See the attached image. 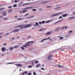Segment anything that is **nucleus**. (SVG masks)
Masks as SVG:
<instances>
[{"instance_id": "34", "label": "nucleus", "mask_w": 75, "mask_h": 75, "mask_svg": "<svg viewBox=\"0 0 75 75\" xmlns=\"http://www.w3.org/2000/svg\"><path fill=\"white\" fill-rule=\"evenodd\" d=\"M31 73H29L27 74V75H31Z\"/></svg>"}, {"instance_id": "2", "label": "nucleus", "mask_w": 75, "mask_h": 75, "mask_svg": "<svg viewBox=\"0 0 75 75\" xmlns=\"http://www.w3.org/2000/svg\"><path fill=\"white\" fill-rule=\"evenodd\" d=\"M54 58V56L52 55H50L48 57H47V59H49V60H50V61H52V59Z\"/></svg>"}, {"instance_id": "31", "label": "nucleus", "mask_w": 75, "mask_h": 75, "mask_svg": "<svg viewBox=\"0 0 75 75\" xmlns=\"http://www.w3.org/2000/svg\"><path fill=\"white\" fill-rule=\"evenodd\" d=\"M63 38H64L63 37H61L59 39L62 40Z\"/></svg>"}, {"instance_id": "60", "label": "nucleus", "mask_w": 75, "mask_h": 75, "mask_svg": "<svg viewBox=\"0 0 75 75\" xmlns=\"http://www.w3.org/2000/svg\"><path fill=\"white\" fill-rule=\"evenodd\" d=\"M41 69H42L43 70H45V69H44V68H41Z\"/></svg>"}, {"instance_id": "23", "label": "nucleus", "mask_w": 75, "mask_h": 75, "mask_svg": "<svg viewBox=\"0 0 75 75\" xmlns=\"http://www.w3.org/2000/svg\"><path fill=\"white\" fill-rule=\"evenodd\" d=\"M62 13H57L56 14V16H59V15H60V14H62Z\"/></svg>"}, {"instance_id": "16", "label": "nucleus", "mask_w": 75, "mask_h": 75, "mask_svg": "<svg viewBox=\"0 0 75 75\" xmlns=\"http://www.w3.org/2000/svg\"><path fill=\"white\" fill-rule=\"evenodd\" d=\"M73 18H75V17H70L69 18V20H71V19H73Z\"/></svg>"}, {"instance_id": "1", "label": "nucleus", "mask_w": 75, "mask_h": 75, "mask_svg": "<svg viewBox=\"0 0 75 75\" xmlns=\"http://www.w3.org/2000/svg\"><path fill=\"white\" fill-rule=\"evenodd\" d=\"M33 43V41L30 42H28L26 43V44H25L24 45H23V47L25 48H27L28 46H31L32 45L31 44H30V43Z\"/></svg>"}, {"instance_id": "10", "label": "nucleus", "mask_w": 75, "mask_h": 75, "mask_svg": "<svg viewBox=\"0 0 75 75\" xmlns=\"http://www.w3.org/2000/svg\"><path fill=\"white\" fill-rule=\"evenodd\" d=\"M63 20V19H62L61 20H60L59 21L57 22H56L55 23H54V24H57V23H59V22H61V21H62Z\"/></svg>"}, {"instance_id": "54", "label": "nucleus", "mask_w": 75, "mask_h": 75, "mask_svg": "<svg viewBox=\"0 0 75 75\" xmlns=\"http://www.w3.org/2000/svg\"><path fill=\"white\" fill-rule=\"evenodd\" d=\"M64 49H62L60 50V51H64Z\"/></svg>"}, {"instance_id": "51", "label": "nucleus", "mask_w": 75, "mask_h": 75, "mask_svg": "<svg viewBox=\"0 0 75 75\" xmlns=\"http://www.w3.org/2000/svg\"><path fill=\"white\" fill-rule=\"evenodd\" d=\"M72 31H73L72 30H71V31H69V33H72Z\"/></svg>"}, {"instance_id": "35", "label": "nucleus", "mask_w": 75, "mask_h": 75, "mask_svg": "<svg viewBox=\"0 0 75 75\" xmlns=\"http://www.w3.org/2000/svg\"><path fill=\"white\" fill-rule=\"evenodd\" d=\"M17 28L18 27H21V25H17Z\"/></svg>"}, {"instance_id": "39", "label": "nucleus", "mask_w": 75, "mask_h": 75, "mask_svg": "<svg viewBox=\"0 0 75 75\" xmlns=\"http://www.w3.org/2000/svg\"><path fill=\"white\" fill-rule=\"evenodd\" d=\"M33 66L32 65H30L28 67V68H31Z\"/></svg>"}, {"instance_id": "53", "label": "nucleus", "mask_w": 75, "mask_h": 75, "mask_svg": "<svg viewBox=\"0 0 75 75\" xmlns=\"http://www.w3.org/2000/svg\"><path fill=\"white\" fill-rule=\"evenodd\" d=\"M28 14H29V13H27L25 15V16H27V15H28Z\"/></svg>"}, {"instance_id": "30", "label": "nucleus", "mask_w": 75, "mask_h": 75, "mask_svg": "<svg viewBox=\"0 0 75 75\" xmlns=\"http://www.w3.org/2000/svg\"><path fill=\"white\" fill-rule=\"evenodd\" d=\"M32 10L33 11H37V9H33Z\"/></svg>"}, {"instance_id": "3", "label": "nucleus", "mask_w": 75, "mask_h": 75, "mask_svg": "<svg viewBox=\"0 0 75 75\" xmlns=\"http://www.w3.org/2000/svg\"><path fill=\"white\" fill-rule=\"evenodd\" d=\"M6 11H5L3 12L2 14L3 16H6L7 14H6Z\"/></svg>"}, {"instance_id": "55", "label": "nucleus", "mask_w": 75, "mask_h": 75, "mask_svg": "<svg viewBox=\"0 0 75 75\" xmlns=\"http://www.w3.org/2000/svg\"><path fill=\"white\" fill-rule=\"evenodd\" d=\"M3 45H7V43H4Z\"/></svg>"}, {"instance_id": "4", "label": "nucleus", "mask_w": 75, "mask_h": 75, "mask_svg": "<svg viewBox=\"0 0 75 75\" xmlns=\"http://www.w3.org/2000/svg\"><path fill=\"white\" fill-rule=\"evenodd\" d=\"M21 25V26L20 28V29H22L23 28H26L25 25Z\"/></svg>"}, {"instance_id": "27", "label": "nucleus", "mask_w": 75, "mask_h": 75, "mask_svg": "<svg viewBox=\"0 0 75 75\" xmlns=\"http://www.w3.org/2000/svg\"><path fill=\"white\" fill-rule=\"evenodd\" d=\"M9 35L8 33H6L5 34V35Z\"/></svg>"}, {"instance_id": "6", "label": "nucleus", "mask_w": 75, "mask_h": 75, "mask_svg": "<svg viewBox=\"0 0 75 75\" xmlns=\"http://www.w3.org/2000/svg\"><path fill=\"white\" fill-rule=\"evenodd\" d=\"M19 31V29H17L16 30H13V33H15L18 32Z\"/></svg>"}, {"instance_id": "38", "label": "nucleus", "mask_w": 75, "mask_h": 75, "mask_svg": "<svg viewBox=\"0 0 75 75\" xmlns=\"http://www.w3.org/2000/svg\"><path fill=\"white\" fill-rule=\"evenodd\" d=\"M15 62L14 63H8L7 64H14Z\"/></svg>"}, {"instance_id": "62", "label": "nucleus", "mask_w": 75, "mask_h": 75, "mask_svg": "<svg viewBox=\"0 0 75 75\" xmlns=\"http://www.w3.org/2000/svg\"><path fill=\"white\" fill-rule=\"evenodd\" d=\"M14 17H15V18H17V16H15Z\"/></svg>"}, {"instance_id": "33", "label": "nucleus", "mask_w": 75, "mask_h": 75, "mask_svg": "<svg viewBox=\"0 0 75 75\" xmlns=\"http://www.w3.org/2000/svg\"><path fill=\"white\" fill-rule=\"evenodd\" d=\"M45 23V21H43L42 22V24H44Z\"/></svg>"}, {"instance_id": "63", "label": "nucleus", "mask_w": 75, "mask_h": 75, "mask_svg": "<svg viewBox=\"0 0 75 75\" xmlns=\"http://www.w3.org/2000/svg\"><path fill=\"white\" fill-rule=\"evenodd\" d=\"M14 40V38H12V40Z\"/></svg>"}, {"instance_id": "7", "label": "nucleus", "mask_w": 75, "mask_h": 75, "mask_svg": "<svg viewBox=\"0 0 75 75\" xmlns=\"http://www.w3.org/2000/svg\"><path fill=\"white\" fill-rule=\"evenodd\" d=\"M41 66V64H37L36 66V68H38L40 66Z\"/></svg>"}, {"instance_id": "19", "label": "nucleus", "mask_w": 75, "mask_h": 75, "mask_svg": "<svg viewBox=\"0 0 75 75\" xmlns=\"http://www.w3.org/2000/svg\"><path fill=\"white\" fill-rule=\"evenodd\" d=\"M13 48H14V47H10L9 49V50H10V51H11V50H12L13 49Z\"/></svg>"}, {"instance_id": "25", "label": "nucleus", "mask_w": 75, "mask_h": 75, "mask_svg": "<svg viewBox=\"0 0 75 75\" xmlns=\"http://www.w3.org/2000/svg\"><path fill=\"white\" fill-rule=\"evenodd\" d=\"M18 1H19V0H16L14 1L15 3H17V2H18Z\"/></svg>"}, {"instance_id": "46", "label": "nucleus", "mask_w": 75, "mask_h": 75, "mask_svg": "<svg viewBox=\"0 0 75 75\" xmlns=\"http://www.w3.org/2000/svg\"><path fill=\"white\" fill-rule=\"evenodd\" d=\"M18 47V46H15L14 47V48H16V47Z\"/></svg>"}, {"instance_id": "17", "label": "nucleus", "mask_w": 75, "mask_h": 75, "mask_svg": "<svg viewBox=\"0 0 75 75\" xmlns=\"http://www.w3.org/2000/svg\"><path fill=\"white\" fill-rule=\"evenodd\" d=\"M3 34V33H0V35H2V34ZM2 38V36H0V38Z\"/></svg>"}, {"instance_id": "9", "label": "nucleus", "mask_w": 75, "mask_h": 75, "mask_svg": "<svg viewBox=\"0 0 75 75\" xmlns=\"http://www.w3.org/2000/svg\"><path fill=\"white\" fill-rule=\"evenodd\" d=\"M1 49H2V51H6L5 47H2Z\"/></svg>"}, {"instance_id": "43", "label": "nucleus", "mask_w": 75, "mask_h": 75, "mask_svg": "<svg viewBox=\"0 0 75 75\" xmlns=\"http://www.w3.org/2000/svg\"><path fill=\"white\" fill-rule=\"evenodd\" d=\"M50 21H47L46 22V23H50Z\"/></svg>"}, {"instance_id": "44", "label": "nucleus", "mask_w": 75, "mask_h": 75, "mask_svg": "<svg viewBox=\"0 0 75 75\" xmlns=\"http://www.w3.org/2000/svg\"><path fill=\"white\" fill-rule=\"evenodd\" d=\"M33 75H36V73L35 72H33Z\"/></svg>"}, {"instance_id": "24", "label": "nucleus", "mask_w": 75, "mask_h": 75, "mask_svg": "<svg viewBox=\"0 0 75 75\" xmlns=\"http://www.w3.org/2000/svg\"><path fill=\"white\" fill-rule=\"evenodd\" d=\"M13 7H17V5L16 4H14L13 5Z\"/></svg>"}, {"instance_id": "11", "label": "nucleus", "mask_w": 75, "mask_h": 75, "mask_svg": "<svg viewBox=\"0 0 75 75\" xmlns=\"http://www.w3.org/2000/svg\"><path fill=\"white\" fill-rule=\"evenodd\" d=\"M68 16V14L66 13L65 14L63 15V17H66V16Z\"/></svg>"}, {"instance_id": "37", "label": "nucleus", "mask_w": 75, "mask_h": 75, "mask_svg": "<svg viewBox=\"0 0 75 75\" xmlns=\"http://www.w3.org/2000/svg\"><path fill=\"white\" fill-rule=\"evenodd\" d=\"M64 28L65 29H67V28H68V27H67V26H65L64 27Z\"/></svg>"}, {"instance_id": "47", "label": "nucleus", "mask_w": 75, "mask_h": 75, "mask_svg": "<svg viewBox=\"0 0 75 75\" xmlns=\"http://www.w3.org/2000/svg\"><path fill=\"white\" fill-rule=\"evenodd\" d=\"M42 30V28H41L39 30V31H41Z\"/></svg>"}, {"instance_id": "56", "label": "nucleus", "mask_w": 75, "mask_h": 75, "mask_svg": "<svg viewBox=\"0 0 75 75\" xmlns=\"http://www.w3.org/2000/svg\"><path fill=\"white\" fill-rule=\"evenodd\" d=\"M23 2L22 1L20 3V4H23Z\"/></svg>"}, {"instance_id": "29", "label": "nucleus", "mask_w": 75, "mask_h": 75, "mask_svg": "<svg viewBox=\"0 0 75 75\" xmlns=\"http://www.w3.org/2000/svg\"><path fill=\"white\" fill-rule=\"evenodd\" d=\"M16 65L17 67H19V66L20 65V64H16Z\"/></svg>"}, {"instance_id": "15", "label": "nucleus", "mask_w": 75, "mask_h": 75, "mask_svg": "<svg viewBox=\"0 0 75 75\" xmlns=\"http://www.w3.org/2000/svg\"><path fill=\"white\" fill-rule=\"evenodd\" d=\"M47 1H44L43 2H42V4H46V3H47Z\"/></svg>"}, {"instance_id": "21", "label": "nucleus", "mask_w": 75, "mask_h": 75, "mask_svg": "<svg viewBox=\"0 0 75 75\" xmlns=\"http://www.w3.org/2000/svg\"><path fill=\"white\" fill-rule=\"evenodd\" d=\"M51 34V33L48 32L47 33H46V35H49V34Z\"/></svg>"}, {"instance_id": "57", "label": "nucleus", "mask_w": 75, "mask_h": 75, "mask_svg": "<svg viewBox=\"0 0 75 75\" xmlns=\"http://www.w3.org/2000/svg\"><path fill=\"white\" fill-rule=\"evenodd\" d=\"M39 24H42L41 22H39Z\"/></svg>"}, {"instance_id": "45", "label": "nucleus", "mask_w": 75, "mask_h": 75, "mask_svg": "<svg viewBox=\"0 0 75 75\" xmlns=\"http://www.w3.org/2000/svg\"><path fill=\"white\" fill-rule=\"evenodd\" d=\"M32 65H34V62H32Z\"/></svg>"}, {"instance_id": "52", "label": "nucleus", "mask_w": 75, "mask_h": 75, "mask_svg": "<svg viewBox=\"0 0 75 75\" xmlns=\"http://www.w3.org/2000/svg\"><path fill=\"white\" fill-rule=\"evenodd\" d=\"M31 37V36H28V38H30Z\"/></svg>"}, {"instance_id": "50", "label": "nucleus", "mask_w": 75, "mask_h": 75, "mask_svg": "<svg viewBox=\"0 0 75 75\" xmlns=\"http://www.w3.org/2000/svg\"><path fill=\"white\" fill-rule=\"evenodd\" d=\"M11 7H12V6H11L8 7V8H11Z\"/></svg>"}, {"instance_id": "18", "label": "nucleus", "mask_w": 75, "mask_h": 75, "mask_svg": "<svg viewBox=\"0 0 75 75\" xmlns=\"http://www.w3.org/2000/svg\"><path fill=\"white\" fill-rule=\"evenodd\" d=\"M54 31H55L56 32H58V28H56L54 30Z\"/></svg>"}, {"instance_id": "48", "label": "nucleus", "mask_w": 75, "mask_h": 75, "mask_svg": "<svg viewBox=\"0 0 75 75\" xmlns=\"http://www.w3.org/2000/svg\"><path fill=\"white\" fill-rule=\"evenodd\" d=\"M59 18H62V16H61L59 17Z\"/></svg>"}, {"instance_id": "20", "label": "nucleus", "mask_w": 75, "mask_h": 75, "mask_svg": "<svg viewBox=\"0 0 75 75\" xmlns=\"http://www.w3.org/2000/svg\"><path fill=\"white\" fill-rule=\"evenodd\" d=\"M8 13H11L12 12V9H10L8 11Z\"/></svg>"}, {"instance_id": "61", "label": "nucleus", "mask_w": 75, "mask_h": 75, "mask_svg": "<svg viewBox=\"0 0 75 75\" xmlns=\"http://www.w3.org/2000/svg\"><path fill=\"white\" fill-rule=\"evenodd\" d=\"M30 3H27V4H25L24 5H26V4H30Z\"/></svg>"}, {"instance_id": "58", "label": "nucleus", "mask_w": 75, "mask_h": 75, "mask_svg": "<svg viewBox=\"0 0 75 75\" xmlns=\"http://www.w3.org/2000/svg\"><path fill=\"white\" fill-rule=\"evenodd\" d=\"M22 65L19 64V67H22Z\"/></svg>"}, {"instance_id": "5", "label": "nucleus", "mask_w": 75, "mask_h": 75, "mask_svg": "<svg viewBox=\"0 0 75 75\" xmlns=\"http://www.w3.org/2000/svg\"><path fill=\"white\" fill-rule=\"evenodd\" d=\"M25 27L26 28H28V27H31V25L30 24H27L25 25Z\"/></svg>"}, {"instance_id": "40", "label": "nucleus", "mask_w": 75, "mask_h": 75, "mask_svg": "<svg viewBox=\"0 0 75 75\" xmlns=\"http://www.w3.org/2000/svg\"><path fill=\"white\" fill-rule=\"evenodd\" d=\"M35 24H36V25H38V22H36L35 23Z\"/></svg>"}, {"instance_id": "59", "label": "nucleus", "mask_w": 75, "mask_h": 75, "mask_svg": "<svg viewBox=\"0 0 75 75\" xmlns=\"http://www.w3.org/2000/svg\"><path fill=\"white\" fill-rule=\"evenodd\" d=\"M24 73H25V74H27L28 72H27V71H25L24 72Z\"/></svg>"}, {"instance_id": "64", "label": "nucleus", "mask_w": 75, "mask_h": 75, "mask_svg": "<svg viewBox=\"0 0 75 75\" xmlns=\"http://www.w3.org/2000/svg\"><path fill=\"white\" fill-rule=\"evenodd\" d=\"M50 21V22H51L52 21V20H49Z\"/></svg>"}, {"instance_id": "26", "label": "nucleus", "mask_w": 75, "mask_h": 75, "mask_svg": "<svg viewBox=\"0 0 75 75\" xmlns=\"http://www.w3.org/2000/svg\"><path fill=\"white\" fill-rule=\"evenodd\" d=\"M61 7H57L55 8H54V10H57V9H59V8H60Z\"/></svg>"}, {"instance_id": "42", "label": "nucleus", "mask_w": 75, "mask_h": 75, "mask_svg": "<svg viewBox=\"0 0 75 75\" xmlns=\"http://www.w3.org/2000/svg\"><path fill=\"white\" fill-rule=\"evenodd\" d=\"M23 19V18H19L18 19V20H22Z\"/></svg>"}, {"instance_id": "49", "label": "nucleus", "mask_w": 75, "mask_h": 75, "mask_svg": "<svg viewBox=\"0 0 75 75\" xmlns=\"http://www.w3.org/2000/svg\"><path fill=\"white\" fill-rule=\"evenodd\" d=\"M51 7V6H47V8H49Z\"/></svg>"}, {"instance_id": "28", "label": "nucleus", "mask_w": 75, "mask_h": 75, "mask_svg": "<svg viewBox=\"0 0 75 75\" xmlns=\"http://www.w3.org/2000/svg\"><path fill=\"white\" fill-rule=\"evenodd\" d=\"M35 63H36V64H37L38 63V62H39V61H35Z\"/></svg>"}, {"instance_id": "13", "label": "nucleus", "mask_w": 75, "mask_h": 75, "mask_svg": "<svg viewBox=\"0 0 75 75\" xmlns=\"http://www.w3.org/2000/svg\"><path fill=\"white\" fill-rule=\"evenodd\" d=\"M58 65L59 68H62V67H64L63 66H61L59 64H58Z\"/></svg>"}, {"instance_id": "22", "label": "nucleus", "mask_w": 75, "mask_h": 75, "mask_svg": "<svg viewBox=\"0 0 75 75\" xmlns=\"http://www.w3.org/2000/svg\"><path fill=\"white\" fill-rule=\"evenodd\" d=\"M57 16L56 14H54L51 16V17H55V16Z\"/></svg>"}, {"instance_id": "41", "label": "nucleus", "mask_w": 75, "mask_h": 75, "mask_svg": "<svg viewBox=\"0 0 75 75\" xmlns=\"http://www.w3.org/2000/svg\"><path fill=\"white\" fill-rule=\"evenodd\" d=\"M25 11H27V10H25L24 11H22V13H24V12H25Z\"/></svg>"}, {"instance_id": "36", "label": "nucleus", "mask_w": 75, "mask_h": 75, "mask_svg": "<svg viewBox=\"0 0 75 75\" xmlns=\"http://www.w3.org/2000/svg\"><path fill=\"white\" fill-rule=\"evenodd\" d=\"M8 18H3V20H8Z\"/></svg>"}, {"instance_id": "32", "label": "nucleus", "mask_w": 75, "mask_h": 75, "mask_svg": "<svg viewBox=\"0 0 75 75\" xmlns=\"http://www.w3.org/2000/svg\"><path fill=\"white\" fill-rule=\"evenodd\" d=\"M21 49H22V50H24V47H21Z\"/></svg>"}, {"instance_id": "12", "label": "nucleus", "mask_w": 75, "mask_h": 75, "mask_svg": "<svg viewBox=\"0 0 75 75\" xmlns=\"http://www.w3.org/2000/svg\"><path fill=\"white\" fill-rule=\"evenodd\" d=\"M50 38H51V37H49L47 38L43 39V40L45 41V40H48V39H50Z\"/></svg>"}, {"instance_id": "8", "label": "nucleus", "mask_w": 75, "mask_h": 75, "mask_svg": "<svg viewBox=\"0 0 75 75\" xmlns=\"http://www.w3.org/2000/svg\"><path fill=\"white\" fill-rule=\"evenodd\" d=\"M33 8V6H30V7H27L26 8H24V10H26V9H27V8Z\"/></svg>"}, {"instance_id": "14", "label": "nucleus", "mask_w": 75, "mask_h": 75, "mask_svg": "<svg viewBox=\"0 0 75 75\" xmlns=\"http://www.w3.org/2000/svg\"><path fill=\"white\" fill-rule=\"evenodd\" d=\"M4 9H5V8H0V11H3V10H4Z\"/></svg>"}]
</instances>
